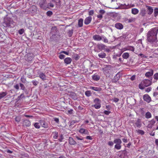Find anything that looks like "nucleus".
<instances>
[{
    "label": "nucleus",
    "instance_id": "obj_1",
    "mask_svg": "<svg viewBox=\"0 0 158 158\" xmlns=\"http://www.w3.org/2000/svg\"><path fill=\"white\" fill-rule=\"evenodd\" d=\"M158 31V29L154 28L149 31L147 35V40L148 42L151 44L155 42L157 40L156 35Z\"/></svg>",
    "mask_w": 158,
    "mask_h": 158
},
{
    "label": "nucleus",
    "instance_id": "obj_2",
    "mask_svg": "<svg viewBox=\"0 0 158 158\" xmlns=\"http://www.w3.org/2000/svg\"><path fill=\"white\" fill-rule=\"evenodd\" d=\"M152 79V78L151 80L145 79L142 81L139 85V88L141 89H143L145 87H147L151 85Z\"/></svg>",
    "mask_w": 158,
    "mask_h": 158
},
{
    "label": "nucleus",
    "instance_id": "obj_3",
    "mask_svg": "<svg viewBox=\"0 0 158 158\" xmlns=\"http://www.w3.org/2000/svg\"><path fill=\"white\" fill-rule=\"evenodd\" d=\"M3 25L6 27H12L14 25L12 19L10 18L7 17L4 19Z\"/></svg>",
    "mask_w": 158,
    "mask_h": 158
},
{
    "label": "nucleus",
    "instance_id": "obj_4",
    "mask_svg": "<svg viewBox=\"0 0 158 158\" xmlns=\"http://www.w3.org/2000/svg\"><path fill=\"white\" fill-rule=\"evenodd\" d=\"M95 104L93 105L92 106L94 107L96 109H98L101 107V101L98 98H95L94 101Z\"/></svg>",
    "mask_w": 158,
    "mask_h": 158
},
{
    "label": "nucleus",
    "instance_id": "obj_5",
    "mask_svg": "<svg viewBox=\"0 0 158 158\" xmlns=\"http://www.w3.org/2000/svg\"><path fill=\"white\" fill-rule=\"evenodd\" d=\"M134 126L135 127H137L139 128L142 126V123H141V120L139 119H138L137 120L134 121Z\"/></svg>",
    "mask_w": 158,
    "mask_h": 158
},
{
    "label": "nucleus",
    "instance_id": "obj_6",
    "mask_svg": "<svg viewBox=\"0 0 158 158\" xmlns=\"http://www.w3.org/2000/svg\"><path fill=\"white\" fill-rule=\"evenodd\" d=\"M146 10H147V13L148 15H151L153 12V7L150 6L146 5Z\"/></svg>",
    "mask_w": 158,
    "mask_h": 158
},
{
    "label": "nucleus",
    "instance_id": "obj_7",
    "mask_svg": "<svg viewBox=\"0 0 158 158\" xmlns=\"http://www.w3.org/2000/svg\"><path fill=\"white\" fill-rule=\"evenodd\" d=\"M33 54L31 53H29L27 54L26 57V60L28 61H30L32 60L33 58Z\"/></svg>",
    "mask_w": 158,
    "mask_h": 158
},
{
    "label": "nucleus",
    "instance_id": "obj_8",
    "mask_svg": "<svg viewBox=\"0 0 158 158\" xmlns=\"http://www.w3.org/2000/svg\"><path fill=\"white\" fill-rule=\"evenodd\" d=\"M143 99L148 103H149L151 101V98L148 94H145L143 95Z\"/></svg>",
    "mask_w": 158,
    "mask_h": 158
},
{
    "label": "nucleus",
    "instance_id": "obj_9",
    "mask_svg": "<svg viewBox=\"0 0 158 158\" xmlns=\"http://www.w3.org/2000/svg\"><path fill=\"white\" fill-rule=\"evenodd\" d=\"M46 3V0H41L40 2L39 3V5L41 8L45 9H46V6L45 5Z\"/></svg>",
    "mask_w": 158,
    "mask_h": 158
},
{
    "label": "nucleus",
    "instance_id": "obj_10",
    "mask_svg": "<svg viewBox=\"0 0 158 158\" xmlns=\"http://www.w3.org/2000/svg\"><path fill=\"white\" fill-rule=\"evenodd\" d=\"M120 77V74L119 73H117L115 76L114 77V79L112 80L113 82L116 83L119 80Z\"/></svg>",
    "mask_w": 158,
    "mask_h": 158
},
{
    "label": "nucleus",
    "instance_id": "obj_11",
    "mask_svg": "<svg viewBox=\"0 0 158 158\" xmlns=\"http://www.w3.org/2000/svg\"><path fill=\"white\" fill-rule=\"evenodd\" d=\"M31 125V123L30 121L26 119H24L23 123V126L26 127H29Z\"/></svg>",
    "mask_w": 158,
    "mask_h": 158
},
{
    "label": "nucleus",
    "instance_id": "obj_12",
    "mask_svg": "<svg viewBox=\"0 0 158 158\" xmlns=\"http://www.w3.org/2000/svg\"><path fill=\"white\" fill-rule=\"evenodd\" d=\"M58 31L57 27L55 26L51 28L50 34L56 35Z\"/></svg>",
    "mask_w": 158,
    "mask_h": 158
},
{
    "label": "nucleus",
    "instance_id": "obj_13",
    "mask_svg": "<svg viewBox=\"0 0 158 158\" xmlns=\"http://www.w3.org/2000/svg\"><path fill=\"white\" fill-rule=\"evenodd\" d=\"M114 27L117 29L121 30L123 29V25L119 23H118L115 24Z\"/></svg>",
    "mask_w": 158,
    "mask_h": 158
},
{
    "label": "nucleus",
    "instance_id": "obj_14",
    "mask_svg": "<svg viewBox=\"0 0 158 158\" xmlns=\"http://www.w3.org/2000/svg\"><path fill=\"white\" fill-rule=\"evenodd\" d=\"M97 48L100 51L105 49L106 46L103 44H98L97 45Z\"/></svg>",
    "mask_w": 158,
    "mask_h": 158
},
{
    "label": "nucleus",
    "instance_id": "obj_15",
    "mask_svg": "<svg viewBox=\"0 0 158 158\" xmlns=\"http://www.w3.org/2000/svg\"><path fill=\"white\" fill-rule=\"evenodd\" d=\"M69 143L70 145H75L77 144V142L71 137H69L68 139Z\"/></svg>",
    "mask_w": 158,
    "mask_h": 158
},
{
    "label": "nucleus",
    "instance_id": "obj_16",
    "mask_svg": "<svg viewBox=\"0 0 158 158\" xmlns=\"http://www.w3.org/2000/svg\"><path fill=\"white\" fill-rule=\"evenodd\" d=\"M92 17L91 16H89L85 18L84 20V23L86 25L89 24L91 22Z\"/></svg>",
    "mask_w": 158,
    "mask_h": 158
},
{
    "label": "nucleus",
    "instance_id": "obj_17",
    "mask_svg": "<svg viewBox=\"0 0 158 158\" xmlns=\"http://www.w3.org/2000/svg\"><path fill=\"white\" fill-rule=\"evenodd\" d=\"M93 39L95 40L100 41L102 39V36H100L98 35H96L93 36Z\"/></svg>",
    "mask_w": 158,
    "mask_h": 158
},
{
    "label": "nucleus",
    "instance_id": "obj_18",
    "mask_svg": "<svg viewBox=\"0 0 158 158\" xmlns=\"http://www.w3.org/2000/svg\"><path fill=\"white\" fill-rule=\"evenodd\" d=\"M153 74V71L152 69L150 70L149 72H147L145 74V76L147 77H150L152 76Z\"/></svg>",
    "mask_w": 158,
    "mask_h": 158
},
{
    "label": "nucleus",
    "instance_id": "obj_19",
    "mask_svg": "<svg viewBox=\"0 0 158 158\" xmlns=\"http://www.w3.org/2000/svg\"><path fill=\"white\" fill-rule=\"evenodd\" d=\"M69 95L70 98L74 100H76L77 99V97L76 94L74 92H71Z\"/></svg>",
    "mask_w": 158,
    "mask_h": 158
},
{
    "label": "nucleus",
    "instance_id": "obj_20",
    "mask_svg": "<svg viewBox=\"0 0 158 158\" xmlns=\"http://www.w3.org/2000/svg\"><path fill=\"white\" fill-rule=\"evenodd\" d=\"M72 61V59L70 57H67L64 59V62L67 64H70Z\"/></svg>",
    "mask_w": 158,
    "mask_h": 158
},
{
    "label": "nucleus",
    "instance_id": "obj_21",
    "mask_svg": "<svg viewBox=\"0 0 158 158\" xmlns=\"http://www.w3.org/2000/svg\"><path fill=\"white\" fill-rule=\"evenodd\" d=\"M80 133L81 134H84L86 135L89 134V132L87 130L83 128H81L79 130Z\"/></svg>",
    "mask_w": 158,
    "mask_h": 158
},
{
    "label": "nucleus",
    "instance_id": "obj_22",
    "mask_svg": "<svg viewBox=\"0 0 158 158\" xmlns=\"http://www.w3.org/2000/svg\"><path fill=\"white\" fill-rule=\"evenodd\" d=\"M40 123L42 127L45 128H47L48 127V126L47 123L44 121L42 120L40 121Z\"/></svg>",
    "mask_w": 158,
    "mask_h": 158
},
{
    "label": "nucleus",
    "instance_id": "obj_23",
    "mask_svg": "<svg viewBox=\"0 0 158 158\" xmlns=\"http://www.w3.org/2000/svg\"><path fill=\"white\" fill-rule=\"evenodd\" d=\"M146 13V11L144 8H142L140 13V15L142 16H144Z\"/></svg>",
    "mask_w": 158,
    "mask_h": 158
},
{
    "label": "nucleus",
    "instance_id": "obj_24",
    "mask_svg": "<svg viewBox=\"0 0 158 158\" xmlns=\"http://www.w3.org/2000/svg\"><path fill=\"white\" fill-rule=\"evenodd\" d=\"M90 89L97 91H100L102 90V89L100 87L91 86Z\"/></svg>",
    "mask_w": 158,
    "mask_h": 158
},
{
    "label": "nucleus",
    "instance_id": "obj_25",
    "mask_svg": "<svg viewBox=\"0 0 158 158\" xmlns=\"http://www.w3.org/2000/svg\"><path fill=\"white\" fill-rule=\"evenodd\" d=\"M39 77L43 80L44 81L46 79V77L44 73H41L39 75Z\"/></svg>",
    "mask_w": 158,
    "mask_h": 158
},
{
    "label": "nucleus",
    "instance_id": "obj_26",
    "mask_svg": "<svg viewBox=\"0 0 158 158\" xmlns=\"http://www.w3.org/2000/svg\"><path fill=\"white\" fill-rule=\"evenodd\" d=\"M92 77L94 80L96 81H98L100 79V77L99 75L95 74L92 76Z\"/></svg>",
    "mask_w": 158,
    "mask_h": 158
},
{
    "label": "nucleus",
    "instance_id": "obj_27",
    "mask_svg": "<svg viewBox=\"0 0 158 158\" xmlns=\"http://www.w3.org/2000/svg\"><path fill=\"white\" fill-rule=\"evenodd\" d=\"M113 142L116 144H121L122 142L121 139L119 138H118L114 139Z\"/></svg>",
    "mask_w": 158,
    "mask_h": 158
},
{
    "label": "nucleus",
    "instance_id": "obj_28",
    "mask_svg": "<svg viewBox=\"0 0 158 158\" xmlns=\"http://www.w3.org/2000/svg\"><path fill=\"white\" fill-rule=\"evenodd\" d=\"M98 56L99 58H106V54L103 52H101L98 54Z\"/></svg>",
    "mask_w": 158,
    "mask_h": 158
},
{
    "label": "nucleus",
    "instance_id": "obj_29",
    "mask_svg": "<svg viewBox=\"0 0 158 158\" xmlns=\"http://www.w3.org/2000/svg\"><path fill=\"white\" fill-rule=\"evenodd\" d=\"M83 19H80L78 20V26L79 27H81L83 26Z\"/></svg>",
    "mask_w": 158,
    "mask_h": 158
},
{
    "label": "nucleus",
    "instance_id": "obj_30",
    "mask_svg": "<svg viewBox=\"0 0 158 158\" xmlns=\"http://www.w3.org/2000/svg\"><path fill=\"white\" fill-rule=\"evenodd\" d=\"M7 94L6 92L0 93V99H1Z\"/></svg>",
    "mask_w": 158,
    "mask_h": 158
},
{
    "label": "nucleus",
    "instance_id": "obj_31",
    "mask_svg": "<svg viewBox=\"0 0 158 158\" xmlns=\"http://www.w3.org/2000/svg\"><path fill=\"white\" fill-rule=\"evenodd\" d=\"M131 12L134 15H136L139 12V10L136 8H133L131 9Z\"/></svg>",
    "mask_w": 158,
    "mask_h": 158
},
{
    "label": "nucleus",
    "instance_id": "obj_32",
    "mask_svg": "<svg viewBox=\"0 0 158 158\" xmlns=\"http://www.w3.org/2000/svg\"><path fill=\"white\" fill-rule=\"evenodd\" d=\"M129 55L128 53L125 52L123 54L122 57L124 59H127L129 57Z\"/></svg>",
    "mask_w": 158,
    "mask_h": 158
},
{
    "label": "nucleus",
    "instance_id": "obj_33",
    "mask_svg": "<svg viewBox=\"0 0 158 158\" xmlns=\"http://www.w3.org/2000/svg\"><path fill=\"white\" fill-rule=\"evenodd\" d=\"M152 117L151 113L149 112H147L145 114V117L147 118H149Z\"/></svg>",
    "mask_w": 158,
    "mask_h": 158
},
{
    "label": "nucleus",
    "instance_id": "obj_34",
    "mask_svg": "<svg viewBox=\"0 0 158 158\" xmlns=\"http://www.w3.org/2000/svg\"><path fill=\"white\" fill-rule=\"evenodd\" d=\"M137 132L138 134H140L142 135H143L145 133V132L139 129L137 130Z\"/></svg>",
    "mask_w": 158,
    "mask_h": 158
},
{
    "label": "nucleus",
    "instance_id": "obj_35",
    "mask_svg": "<svg viewBox=\"0 0 158 158\" xmlns=\"http://www.w3.org/2000/svg\"><path fill=\"white\" fill-rule=\"evenodd\" d=\"M52 134H53V138L55 139H57L58 136V132L55 131L53 132Z\"/></svg>",
    "mask_w": 158,
    "mask_h": 158
},
{
    "label": "nucleus",
    "instance_id": "obj_36",
    "mask_svg": "<svg viewBox=\"0 0 158 158\" xmlns=\"http://www.w3.org/2000/svg\"><path fill=\"white\" fill-rule=\"evenodd\" d=\"M85 94L87 97H89L92 95V93L90 91H87L85 92Z\"/></svg>",
    "mask_w": 158,
    "mask_h": 158
},
{
    "label": "nucleus",
    "instance_id": "obj_37",
    "mask_svg": "<svg viewBox=\"0 0 158 158\" xmlns=\"http://www.w3.org/2000/svg\"><path fill=\"white\" fill-rule=\"evenodd\" d=\"M121 144H116L114 146V148L117 149L119 150L121 148Z\"/></svg>",
    "mask_w": 158,
    "mask_h": 158
},
{
    "label": "nucleus",
    "instance_id": "obj_38",
    "mask_svg": "<svg viewBox=\"0 0 158 158\" xmlns=\"http://www.w3.org/2000/svg\"><path fill=\"white\" fill-rule=\"evenodd\" d=\"M31 82L32 83L33 85L34 86H36L39 83L38 81H37L36 80H33L31 81Z\"/></svg>",
    "mask_w": 158,
    "mask_h": 158
},
{
    "label": "nucleus",
    "instance_id": "obj_39",
    "mask_svg": "<svg viewBox=\"0 0 158 158\" xmlns=\"http://www.w3.org/2000/svg\"><path fill=\"white\" fill-rule=\"evenodd\" d=\"M21 81L23 83H25L27 81L26 79L23 76L21 77Z\"/></svg>",
    "mask_w": 158,
    "mask_h": 158
},
{
    "label": "nucleus",
    "instance_id": "obj_40",
    "mask_svg": "<svg viewBox=\"0 0 158 158\" xmlns=\"http://www.w3.org/2000/svg\"><path fill=\"white\" fill-rule=\"evenodd\" d=\"M154 16L156 17L158 15V8H156L154 10Z\"/></svg>",
    "mask_w": 158,
    "mask_h": 158
},
{
    "label": "nucleus",
    "instance_id": "obj_41",
    "mask_svg": "<svg viewBox=\"0 0 158 158\" xmlns=\"http://www.w3.org/2000/svg\"><path fill=\"white\" fill-rule=\"evenodd\" d=\"M19 85L21 89L23 90H25V87L24 85L22 83H20Z\"/></svg>",
    "mask_w": 158,
    "mask_h": 158
},
{
    "label": "nucleus",
    "instance_id": "obj_42",
    "mask_svg": "<svg viewBox=\"0 0 158 158\" xmlns=\"http://www.w3.org/2000/svg\"><path fill=\"white\" fill-rule=\"evenodd\" d=\"M121 152L122 153H123L124 156L127 155V152L126 151L125 149L124 150H121V151H119L118 152Z\"/></svg>",
    "mask_w": 158,
    "mask_h": 158
},
{
    "label": "nucleus",
    "instance_id": "obj_43",
    "mask_svg": "<svg viewBox=\"0 0 158 158\" xmlns=\"http://www.w3.org/2000/svg\"><path fill=\"white\" fill-rule=\"evenodd\" d=\"M34 126L36 128L39 129L40 127V125L39 123H35L34 124Z\"/></svg>",
    "mask_w": 158,
    "mask_h": 158
},
{
    "label": "nucleus",
    "instance_id": "obj_44",
    "mask_svg": "<svg viewBox=\"0 0 158 158\" xmlns=\"http://www.w3.org/2000/svg\"><path fill=\"white\" fill-rule=\"evenodd\" d=\"M73 29L69 30L68 32V33L69 37H71L73 34Z\"/></svg>",
    "mask_w": 158,
    "mask_h": 158
},
{
    "label": "nucleus",
    "instance_id": "obj_45",
    "mask_svg": "<svg viewBox=\"0 0 158 158\" xmlns=\"http://www.w3.org/2000/svg\"><path fill=\"white\" fill-rule=\"evenodd\" d=\"M127 50L134 52V48L132 46H130L127 47Z\"/></svg>",
    "mask_w": 158,
    "mask_h": 158
},
{
    "label": "nucleus",
    "instance_id": "obj_46",
    "mask_svg": "<svg viewBox=\"0 0 158 158\" xmlns=\"http://www.w3.org/2000/svg\"><path fill=\"white\" fill-rule=\"evenodd\" d=\"M53 14L52 12L51 11H49L47 12L46 15L48 16H51Z\"/></svg>",
    "mask_w": 158,
    "mask_h": 158
},
{
    "label": "nucleus",
    "instance_id": "obj_47",
    "mask_svg": "<svg viewBox=\"0 0 158 158\" xmlns=\"http://www.w3.org/2000/svg\"><path fill=\"white\" fill-rule=\"evenodd\" d=\"M75 137L78 140H83L84 139L81 136H78L76 135Z\"/></svg>",
    "mask_w": 158,
    "mask_h": 158
},
{
    "label": "nucleus",
    "instance_id": "obj_48",
    "mask_svg": "<svg viewBox=\"0 0 158 158\" xmlns=\"http://www.w3.org/2000/svg\"><path fill=\"white\" fill-rule=\"evenodd\" d=\"M51 34L52 35L51 36V37H50V39L52 40H55V36L56 35L54 34Z\"/></svg>",
    "mask_w": 158,
    "mask_h": 158
},
{
    "label": "nucleus",
    "instance_id": "obj_49",
    "mask_svg": "<svg viewBox=\"0 0 158 158\" xmlns=\"http://www.w3.org/2000/svg\"><path fill=\"white\" fill-rule=\"evenodd\" d=\"M149 123H150V125H154V124L156 123V121L154 120V119H152L149 122Z\"/></svg>",
    "mask_w": 158,
    "mask_h": 158
},
{
    "label": "nucleus",
    "instance_id": "obj_50",
    "mask_svg": "<svg viewBox=\"0 0 158 158\" xmlns=\"http://www.w3.org/2000/svg\"><path fill=\"white\" fill-rule=\"evenodd\" d=\"M102 39H103V41L105 43H107L108 42V39L106 37L102 36Z\"/></svg>",
    "mask_w": 158,
    "mask_h": 158
},
{
    "label": "nucleus",
    "instance_id": "obj_51",
    "mask_svg": "<svg viewBox=\"0 0 158 158\" xmlns=\"http://www.w3.org/2000/svg\"><path fill=\"white\" fill-rule=\"evenodd\" d=\"M154 78L155 80L158 79V73H156L154 75Z\"/></svg>",
    "mask_w": 158,
    "mask_h": 158
},
{
    "label": "nucleus",
    "instance_id": "obj_52",
    "mask_svg": "<svg viewBox=\"0 0 158 158\" xmlns=\"http://www.w3.org/2000/svg\"><path fill=\"white\" fill-rule=\"evenodd\" d=\"M60 138L58 140L60 142H61L62 141V140L64 139L63 135L61 134L60 136Z\"/></svg>",
    "mask_w": 158,
    "mask_h": 158
},
{
    "label": "nucleus",
    "instance_id": "obj_53",
    "mask_svg": "<svg viewBox=\"0 0 158 158\" xmlns=\"http://www.w3.org/2000/svg\"><path fill=\"white\" fill-rule=\"evenodd\" d=\"M152 88L151 87H149L145 89V91L147 92H149L151 91Z\"/></svg>",
    "mask_w": 158,
    "mask_h": 158
},
{
    "label": "nucleus",
    "instance_id": "obj_54",
    "mask_svg": "<svg viewBox=\"0 0 158 158\" xmlns=\"http://www.w3.org/2000/svg\"><path fill=\"white\" fill-rule=\"evenodd\" d=\"M128 22L129 23H131L132 22L134 21L135 20V18H131L129 19H128Z\"/></svg>",
    "mask_w": 158,
    "mask_h": 158
},
{
    "label": "nucleus",
    "instance_id": "obj_55",
    "mask_svg": "<svg viewBox=\"0 0 158 158\" xmlns=\"http://www.w3.org/2000/svg\"><path fill=\"white\" fill-rule=\"evenodd\" d=\"M65 56V55L63 54H60L59 56V58L61 59H64V58Z\"/></svg>",
    "mask_w": 158,
    "mask_h": 158
},
{
    "label": "nucleus",
    "instance_id": "obj_56",
    "mask_svg": "<svg viewBox=\"0 0 158 158\" xmlns=\"http://www.w3.org/2000/svg\"><path fill=\"white\" fill-rule=\"evenodd\" d=\"M14 88L17 90H19V86L18 84H16V85L14 86Z\"/></svg>",
    "mask_w": 158,
    "mask_h": 158
},
{
    "label": "nucleus",
    "instance_id": "obj_57",
    "mask_svg": "<svg viewBox=\"0 0 158 158\" xmlns=\"http://www.w3.org/2000/svg\"><path fill=\"white\" fill-rule=\"evenodd\" d=\"M105 13V11L103 10H101L99 11V13L102 15H103Z\"/></svg>",
    "mask_w": 158,
    "mask_h": 158
},
{
    "label": "nucleus",
    "instance_id": "obj_58",
    "mask_svg": "<svg viewBox=\"0 0 158 158\" xmlns=\"http://www.w3.org/2000/svg\"><path fill=\"white\" fill-rule=\"evenodd\" d=\"M94 13V11L93 10H90L89 12V15H92Z\"/></svg>",
    "mask_w": 158,
    "mask_h": 158
},
{
    "label": "nucleus",
    "instance_id": "obj_59",
    "mask_svg": "<svg viewBox=\"0 0 158 158\" xmlns=\"http://www.w3.org/2000/svg\"><path fill=\"white\" fill-rule=\"evenodd\" d=\"M97 17L100 20H101L103 18L102 15L101 14L98 15L97 16Z\"/></svg>",
    "mask_w": 158,
    "mask_h": 158
},
{
    "label": "nucleus",
    "instance_id": "obj_60",
    "mask_svg": "<svg viewBox=\"0 0 158 158\" xmlns=\"http://www.w3.org/2000/svg\"><path fill=\"white\" fill-rule=\"evenodd\" d=\"M114 142L112 141H109L108 143V144L111 146H112L114 144Z\"/></svg>",
    "mask_w": 158,
    "mask_h": 158
},
{
    "label": "nucleus",
    "instance_id": "obj_61",
    "mask_svg": "<svg viewBox=\"0 0 158 158\" xmlns=\"http://www.w3.org/2000/svg\"><path fill=\"white\" fill-rule=\"evenodd\" d=\"M15 121L17 122H19L20 120V118H19V117H16L15 118Z\"/></svg>",
    "mask_w": 158,
    "mask_h": 158
},
{
    "label": "nucleus",
    "instance_id": "obj_62",
    "mask_svg": "<svg viewBox=\"0 0 158 158\" xmlns=\"http://www.w3.org/2000/svg\"><path fill=\"white\" fill-rule=\"evenodd\" d=\"M24 31V30L23 29H21L19 31V33L20 35H22L23 34Z\"/></svg>",
    "mask_w": 158,
    "mask_h": 158
},
{
    "label": "nucleus",
    "instance_id": "obj_63",
    "mask_svg": "<svg viewBox=\"0 0 158 158\" xmlns=\"http://www.w3.org/2000/svg\"><path fill=\"white\" fill-rule=\"evenodd\" d=\"M110 113V111H108L107 110H105L104 111V113L106 115H109Z\"/></svg>",
    "mask_w": 158,
    "mask_h": 158
},
{
    "label": "nucleus",
    "instance_id": "obj_64",
    "mask_svg": "<svg viewBox=\"0 0 158 158\" xmlns=\"http://www.w3.org/2000/svg\"><path fill=\"white\" fill-rule=\"evenodd\" d=\"M73 109H71L70 110H68V114H73Z\"/></svg>",
    "mask_w": 158,
    "mask_h": 158
}]
</instances>
